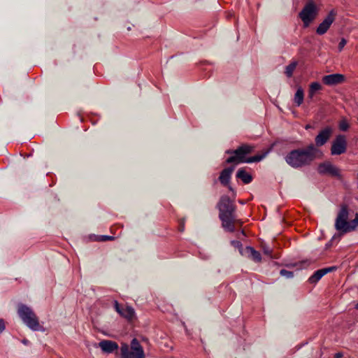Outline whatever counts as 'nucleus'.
I'll return each instance as SVG.
<instances>
[{
    "label": "nucleus",
    "instance_id": "1",
    "mask_svg": "<svg viewBox=\"0 0 358 358\" xmlns=\"http://www.w3.org/2000/svg\"><path fill=\"white\" fill-rule=\"evenodd\" d=\"M323 156V152L313 143H310L306 148L290 151L285 159L290 166L298 169L309 166L313 161L322 159Z\"/></svg>",
    "mask_w": 358,
    "mask_h": 358
},
{
    "label": "nucleus",
    "instance_id": "2",
    "mask_svg": "<svg viewBox=\"0 0 358 358\" xmlns=\"http://www.w3.org/2000/svg\"><path fill=\"white\" fill-rule=\"evenodd\" d=\"M219 210V218L222 222V227L229 232L235 231V225L241 226L243 222L236 215V207L233 201L228 196H222L217 203Z\"/></svg>",
    "mask_w": 358,
    "mask_h": 358
},
{
    "label": "nucleus",
    "instance_id": "3",
    "mask_svg": "<svg viewBox=\"0 0 358 358\" xmlns=\"http://www.w3.org/2000/svg\"><path fill=\"white\" fill-rule=\"evenodd\" d=\"M353 212L345 205H341L337 213L334 227L336 230L343 235L358 230V213L352 217Z\"/></svg>",
    "mask_w": 358,
    "mask_h": 358
},
{
    "label": "nucleus",
    "instance_id": "4",
    "mask_svg": "<svg viewBox=\"0 0 358 358\" xmlns=\"http://www.w3.org/2000/svg\"><path fill=\"white\" fill-rule=\"evenodd\" d=\"M255 150V146L250 144H243L236 150H228L227 154L232 155L227 160V164H238L241 163H253L262 161L266 155L267 152L257 155L253 157H247V155L252 153Z\"/></svg>",
    "mask_w": 358,
    "mask_h": 358
},
{
    "label": "nucleus",
    "instance_id": "5",
    "mask_svg": "<svg viewBox=\"0 0 358 358\" xmlns=\"http://www.w3.org/2000/svg\"><path fill=\"white\" fill-rule=\"evenodd\" d=\"M17 314L22 322L32 331H45L44 327L40 324L38 317L31 308L24 304H19Z\"/></svg>",
    "mask_w": 358,
    "mask_h": 358
},
{
    "label": "nucleus",
    "instance_id": "6",
    "mask_svg": "<svg viewBox=\"0 0 358 358\" xmlns=\"http://www.w3.org/2000/svg\"><path fill=\"white\" fill-rule=\"evenodd\" d=\"M122 358H145L143 347L136 338L132 339L131 348L126 343H122L120 348Z\"/></svg>",
    "mask_w": 358,
    "mask_h": 358
},
{
    "label": "nucleus",
    "instance_id": "7",
    "mask_svg": "<svg viewBox=\"0 0 358 358\" xmlns=\"http://www.w3.org/2000/svg\"><path fill=\"white\" fill-rule=\"evenodd\" d=\"M318 10L313 1L308 2L299 14V17L303 23V27H308L315 19Z\"/></svg>",
    "mask_w": 358,
    "mask_h": 358
},
{
    "label": "nucleus",
    "instance_id": "8",
    "mask_svg": "<svg viewBox=\"0 0 358 358\" xmlns=\"http://www.w3.org/2000/svg\"><path fill=\"white\" fill-rule=\"evenodd\" d=\"M347 141L344 135H338L332 142L331 148V154L332 155H339L346 152Z\"/></svg>",
    "mask_w": 358,
    "mask_h": 358
},
{
    "label": "nucleus",
    "instance_id": "9",
    "mask_svg": "<svg viewBox=\"0 0 358 358\" xmlns=\"http://www.w3.org/2000/svg\"><path fill=\"white\" fill-rule=\"evenodd\" d=\"M318 172L320 174H327L339 179L342 178L341 170L329 162H325L318 166Z\"/></svg>",
    "mask_w": 358,
    "mask_h": 358
},
{
    "label": "nucleus",
    "instance_id": "10",
    "mask_svg": "<svg viewBox=\"0 0 358 358\" xmlns=\"http://www.w3.org/2000/svg\"><path fill=\"white\" fill-rule=\"evenodd\" d=\"M114 307L115 310L128 322H131L136 318L135 310L131 306H121L117 301H115Z\"/></svg>",
    "mask_w": 358,
    "mask_h": 358
},
{
    "label": "nucleus",
    "instance_id": "11",
    "mask_svg": "<svg viewBox=\"0 0 358 358\" xmlns=\"http://www.w3.org/2000/svg\"><path fill=\"white\" fill-rule=\"evenodd\" d=\"M336 13L334 10H331L324 20L318 25L316 29V34L322 36L327 32L331 25L335 20Z\"/></svg>",
    "mask_w": 358,
    "mask_h": 358
},
{
    "label": "nucleus",
    "instance_id": "12",
    "mask_svg": "<svg viewBox=\"0 0 358 358\" xmlns=\"http://www.w3.org/2000/svg\"><path fill=\"white\" fill-rule=\"evenodd\" d=\"M332 133L333 129L331 127H326L320 131L319 134L315 138V144H314V145L317 148L324 145L329 140Z\"/></svg>",
    "mask_w": 358,
    "mask_h": 358
},
{
    "label": "nucleus",
    "instance_id": "13",
    "mask_svg": "<svg viewBox=\"0 0 358 358\" xmlns=\"http://www.w3.org/2000/svg\"><path fill=\"white\" fill-rule=\"evenodd\" d=\"M322 83L329 86H334L345 81V76L340 73H333L324 76L322 79Z\"/></svg>",
    "mask_w": 358,
    "mask_h": 358
},
{
    "label": "nucleus",
    "instance_id": "14",
    "mask_svg": "<svg viewBox=\"0 0 358 358\" xmlns=\"http://www.w3.org/2000/svg\"><path fill=\"white\" fill-rule=\"evenodd\" d=\"M335 268H336L334 266H332V267H329V268H325L317 270V271H315L313 273V275H312L309 278V279H308L309 282L311 284L317 282L324 275H326L327 273H328L330 271L335 270Z\"/></svg>",
    "mask_w": 358,
    "mask_h": 358
},
{
    "label": "nucleus",
    "instance_id": "15",
    "mask_svg": "<svg viewBox=\"0 0 358 358\" xmlns=\"http://www.w3.org/2000/svg\"><path fill=\"white\" fill-rule=\"evenodd\" d=\"M99 346L102 351L106 353H112L118 349V345L116 342L108 340H103L99 343Z\"/></svg>",
    "mask_w": 358,
    "mask_h": 358
},
{
    "label": "nucleus",
    "instance_id": "16",
    "mask_svg": "<svg viewBox=\"0 0 358 358\" xmlns=\"http://www.w3.org/2000/svg\"><path fill=\"white\" fill-rule=\"evenodd\" d=\"M234 170V166L228 167L223 169L219 176V180L221 184L224 186H229V183L231 179V175Z\"/></svg>",
    "mask_w": 358,
    "mask_h": 358
},
{
    "label": "nucleus",
    "instance_id": "17",
    "mask_svg": "<svg viewBox=\"0 0 358 358\" xmlns=\"http://www.w3.org/2000/svg\"><path fill=\"white\" fill-rule=\"evenodd\" d=\"M247 257L255 262H260L262 261V255L259 252L255 250L254 248L247 246L244 250Z\"/></svg>",
    "mask_w": 358,
    "mask_h": 358
},
{
    "label": "nucleus",
    "instance_id": "18",
    "mask_svg": "<svg viewBox=\"0 0 358 358\" xmlns=\"http://www.w3.org/2000/svg\"><path fill=\"white\" fill-rule=\"evenodd\" d=\"M236 177L241 179L245 184H248L252 182V176L245 171L243 169H240L236 173Z\"/></svg>",
    "mask_w": 358,
    "mask_h": 358
},
{
    "label": "nucleus",
    "instance_id": "19",
    "mask_svg": "<svg viewBox=\"0 0 358 358\" xmlns=\"http://www.w3.org/2000/svg\"><path fill=\"white\" fill-rule=\"evenodd\" d=\"M297 62L293 61L289 65H287L285 68V73L288 78H291L293 75L294 70L297 66Z\"/></svg>",
    "mask_w": 358,
    "mask_h": 358
},
{
    "label": "nucleus",
    "instance_id": "20",
    "mask_svg": "<svg viewBox=\"0 0 358 358\" xmlns=\"http://www.w3.org/2000/svg\"><path fill=\"white\" fill-rule=\"evenodd\" d=\"M304 94L303 91H296L294 101L297 106H299L303 101Z\"/></svg>",
    "mask_w": 358,
    "mask_h": 358
},
{
    "label": "nucleus",
    "instance_id": "21",
    "mask_svg": "<svg viewBox=\"0 0 358 358\" xmlns=\"http://www.w3.org/2000/svg\"><path fill=\"white\" fill-rule=\"evenodd\" d=\"M231 244L234 247L239 250V252L241 255H243V245L239 241H231Z\"/></svg>",
    "mask_w": 358,
    "mask_h": 358
},
{
    "label": "nucleus",
    "instance_id": "22",
    "mask_svg": "<svg viewBox=\"0 0 358 358\" xmlns=\"http://www.w3.org/2000/svg\"><path fill=\"white\" fill-rule=\"evenodd\" d=\"M115 238V236H99L97 237L96 241L104 242L107 241H113Z\"/></svg>",
    "mask_w": 358,
    "mask_h": 358
},
{
    "label": "nucleus",
    "instance_id": "23",
    "mask_svg": "<svg viewBox=\"0 0 358 358\" xmlns=\"http://www.w3.org/2000/svg\"><path fill=\"white\" fill-rule=\"evenodd\" d=\"M280 274L282 276H285L287 278H291L294 276L293 272L287 271L285 269H281L280 271Z\"/></svg>",
    "mask_w": 358,
    "mask_h": 358
},
{
    "label": "nucleus",
    "instance_id": "24",
    "mask_svg": "<svg viewBox=\"0 0 358 358\" xmlns=\"http://www.w3.org/2000/svg\"><path fill=\"white\" fill-rule=\"evenodd\" d=\"M348 128H349V124L348 123V122L345 120H343L342 121L340 122L339 129L341 131H347L348 129Z\"/></svg>",
    "mask_w": 358,
    "mask_h": 358
},
{
    "label": "nucleus",
    "instance_id": "25",
    "mask_svg": "<svg viewBox=\"0 0 358 358\" xmlns=\"http://www.w3.org/2000/svg\"><path fill=\"white\" fill-rule=\"evenodd\" d=\"M321 85L318 82H313L310 85L309 90H320Z\"/></svg>",
    "mask_w": 358,
    "mask_h": 358
},
{
    "label": "nucleus",
    "instance_id": "26",
    "mask_svg": "<svg viewBox=\"0 0 358 358\" xmlns=\"http://www.w3.org/2000/svg\"><path fill=\"white\" fill-rule=\"evenodd\" d=\"M346 43H347V41L343 38H341V41L338 43V50L340 52L343 49V48L346 45Z\"/></svg>",
    "mask_w": 358,
    "mask_h": 358
},
{
    "label": "nucleus",
    "instance_id": "27",
    "mask_svg": "<svg viewBox=\"0 0 358 358\" xmlns=\"http://www.w3.org/2000/svg\"><path fill=\"white\" fill-rule=\"evenodd\" d=\"M6 328L5 322L3 319H0V334L2 333Z\"/></svg>",
    "mask_w": 358,
    "mask_h": 358
},
{
    "label": "nucleus",
    "instance_id": "28",
    "mask_svg": "<svg viewBox=\"0 0 358 358\" xmlns=\"http://www.w3.org/2000/svg\"><path fill=\"white\" fill-rule=\"evenodd\" d=\"M184 229H185V220H180L179 231L182 232L184 231Z\"/></svg>",
    "mask_w": 358,
    "mask_h": 358
},
{
    "label": "nucleus",
    "instance_id": "29",
    "mask_svg": "<svg viewBox=\"0 0 358 358\" xmlns=\"http://www.w3.org/2000/svg\"><path fill=\"white\" fill-rule=\"evenodd\" d=\"M264 254H266V255H267L268 256H271L272 250L271 249H269V248H264Z\"/></svg>",
    "mask_w": 358,
    "mask_h": 358
},
{
    "label": "nucleus",
    "instance_id": "30",
    "mask_svg": "<svg viewBox=\"0 0 358 358\" xmlns=\"http://www.w3.org/2000/svg\"><path fill=\"white\" fill-rule=\"evenodd\" d=\"M343 356L342 352H337L334 355V358H341Z\"/></svg>",
    "mask_w": 358,
    "mask_h": 358
},
{
    "label": "nucleus",
    "instance_id": "31",
    "mask_svg": "<svg viewBox=\"0 0 358 358\" xmlns=\"http://www.w3.org/2000/svg\"><path fill=\"white\" fill-rule=\"evenodd\" d=\"M314 92L315 91H310V93H309V97L310 99H311L314 94Z\"/></svg>",
    "mask_w": 358,
    "mask_h": 358
},
{
    "label": "nucleus",
    "instance_id": "32",
    "mask_svg": "<svg viewBox=\"0 0 358 358\" xmlns=\"http://www.w3.org/2000/svg\"><path fill=\"white\" fill-rule=\"evenodd\" d=\"M227 187H228L229 191H231V192H234V191L233 187L229 184V186H227Z\"/></svg>",
    "mask_w": 358,
    "mask_h": 358
},
{
    "label": "nucleus",
    "instance_id": "33",
    "mask_svg": "<svg viewBox=\"0 0 358 358\" xmlns=\"http://www.w3.org/2000/svg\"><path fill=\"white\" fill-rule=\"evenodd\" d=\"M22 343H24V345H27L29 343V341L27 340V339H24L22 340Z\"/></svg>",
    "mask_w": 358,
    "mask_h": 358
},
{
    "label": "nucleus",
    "instance_id": "34",
    "mask_svg": "<svg viewBox=\"0 0 358 358\" xmlns=\"http://www.w3.org/2000/svg\"><path fill=\"white\" fill-rule=\"evenodd\" d=\"M241 234L245 236V231L243 230L241 231Z\"/></svg>",
    "mask_w": 358,
    "mask_h": 358
},
{
    "label": "nucleus",
    "instance_id": "35",
    "mask_svg": "<svg viewBox=\"0 0 358 358\" xmlns=\"http://www.w3.org/2000/svg\"><path fill=\"white\" fill-rule=\"evenodd\" d=\"M355 308H356V309H358V303H357V304H356V306H355Z\"/></svg>",
    "mask_w": 358,
    "mask_h": 358
},
{
    "label": "nucleus",
    "instance_id": "36",
    "mask_svg": "<svg viewBox=\"0 0 358 358\" xmlns=\"http://www.w3.org/2000/svg\"><path fill=\"white\" fill-rule=\"evenodd\" d=\"M309 127H309V125H307V126L306 127V129H308Z\"/></svg>",
    "mask_w": 358,
    "mask_h": 358
},
{
    "label": "nucleus",
    "instance_id": "37",
    "mask_svg": "<svg viewBox=\"0 0 358 358\" xmlns=\"http://www.w3.org/2000/svg\"><path fill=\"white\" fill-rule=\"evenodd\" d=\"M357 120H358V117H357Z\"/></svg>",
    "mask_w": 358,
    "mask_h": 358
}]
</instances>
